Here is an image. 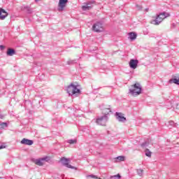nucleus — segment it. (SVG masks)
<instances>
[{
  "instance_id": "1",
  "label": "nucleus",
  "mask_w": 179,
  "mask_h": 179,
  "mask_svg": "<svg viewBox=\"0 0 179 179\" xmlns=\"http://www.w3.org/2000/svg\"><path fill=\"white\" fill-rule=\"evenodd\" d=\"M99 108L102 110L104 115L96 119V124H98V125L104 126L107 124V121H108V116L107 115L111 113V106L110 105L106 106L102 104L99 106Z\"/></svg>"
},
{
  "instance_id": "2",
  "label": "nucleus",
  "mask_w": 179,
  "mask_h": 179,
  "mask_svg": "<svg viewBox=\"0 0 179 179\" xmlns=\"http://www.w3.org/2000/svg\"><path fill=\"white\" fill-rule=\"evenodd\" d=\"M66 92L69 96H73V97H78L82 94L80 89H79V85H75L73 83L70 84L67 88Z\"/></svg>"
},
{
  "instance_id": "3",
  "label": "nucleus",
  "mask_w": 179,
  "mask_h": 179,
  "mask_svg": "<svg viewBox=\"0 0 179 179\" xmlns=\"http://www.w3.org/2000/svg\"><path fill=\"white\" fill-rule=\"evenodd\" d=\"M170 16V13L166 12H163L157 15L155 20L151 21L152 24H155V26H159L160 23L164 20V19L169 17Z\"/></svg>"
},
{
  "instance_id": "4",
  "label": "nucleus",
  "mask_w": 179,
  "mask_h": 179,
  "mask_svg": "<svg viewBox=\"0 0 179 179\" xmlns=\"http://www.w3.org/2000/svg\"><path fill=\"white\" fill-rule=\"evenodd\" d=\"M129 93L131 96H139L142 93V86H141V84L136 83L131 85L129 89Z\"/></svg>"
},
{
  "instance_id": "5",
  "label": "nucleus",
  "mask_w": 179,
  "mask_h": 179,
  "mask_svg": "<svg viewBox=\"0 0 179 179\" xmlns=\"http://www.w3.org/2000/svg\"><path fill=\"white\" fill-rule=\"evenodd\" d=\"M92 30H94V31H96V33H100L103 31V24L99 22L94 24V25L92 26Z\"/></svg>"
},
{
  "instance_id": "6",
  "label": "nucleus",
  "mask_w": 179,
  "mask_h": 179,
  "mask_svg": "<svg viewBox=\"0 0 179 179\" xmlns=\"http://www.w3.org/2000/svg\"><path fill=\"white\" fill-rule=\"evenodd\" d=\"M93 3H94V1H87V3H84L82 6L83 10H90L92 8H93Z\"/></svg>"
},
{
  "instance_id": "7",
  "label": "nucleus",
  "mask_w": 179,
  "mask_h": 179,
  "mask_svg": "<svg viewBox=\"0 0 179 179\" xmlns=\"http://www.w3.org/2000/svg\"><path fill=\"white\" fill-rule=\"evenodd\" d=\"M50 160V158L48 157H45L38 159H36L35 161V164L37 166H43L44 165V162H48Z\"/></svg>"
},
{
  "instance_id": "8",
  "label": "nucleus",
  "mask_w": 179,
  "mask_h": 179,
  "mask_svg": "<svg viewBox=\"0 0 179 179\" xmlns=\"http://www.w3.org/2000/svg\"><path fill=\"white\" fill-rule=\"evenodd\" d=\"M60 160H61L62 164H64V166H65L66 167H68V169H75L74 166L69 164V159H66L65 157H62Z\"/></svg>"
},
{
  "instance_id": "9",
  "label": "nucleus",
  "mask_w": 179,
  "mask_h": 179,
  "mask_svg": "<svg viewBox=\"0 0 179 179\" xmlns=\"http://www.w3.org/2000/svg\"><path fill=\"white\" fill-rule=\"evenodd\" d=\"M67 3L68 1H59L57 10H59V12H62V10L65 9V6H66Z\"/></svg>"
},
{
  "instance_id": "10",
  "label": "nucleus",
  "mask_w": 179,
  "mask_h": 179,
  "mask_svg": "<svg viewBox=\"0 0 179 179\" xmlns=\"http://www.w3.org/2000/svg\"><path fill=\"white\" fill-rule=\"evenodd\" d=\"M115 116L119 122H125L127 121V118L124 117V115L122 113H115Z\"/></svg>"
},
{
  "instance_id": "11",
  "label": "nucleus",
  "mask_w": 179,
  "mask_h": 179,
  "mask_svg": "<svg viewBox=\"0 0 179 179\" xmlns=\"http://www.w3.org/2000/svg\"><path fill=\"white\" fill-rule=\"evenodd\" d=\"M138 64H139V61H138V59H131L129 65L131 69H136V68H138Z\"/></svg>"
},
{
  "instance_id": "12",
  "label": "nucleus",
  "mask_w": 179,
  "mask_h": 179,
  "mask_svg": "<svg viewBox=\"0 0 179 179\" xmlns=\"http://www.w3.org/2000/svg\"><path fill=\"white\" fill-rule=\"evenodd\" d=\"M8 16V13L3 8H0V20H5Z\"/></svg>"
},
{
  "instance_id": "13",
  "label": "nucleus",
  "mask_w": 179,
  "mask_h": 179,
  "mask_svg": "<svg viewBox=\"0 0 179 179\" xmlns=\"http://www.w3.org/2000/svg\"><path fill=\"white\" fill-rule=\"evenodd\" d=\"M20 143L22 145H28L29 146H31V145H33L34 142L32 140H29L27 138H23Z\"/></svg>"
},
{
  "instance_id": "14",
  "label": "nucleus",
  "mask_w": 179,
  "mask_h": 179,
  "mask_svg": "<svg viewBox=\"0 0 179 179\" xmlns=\"http://www.w3.org/2000/svg\"><path fill=\"white\" fill-rule=\"evenodd\" d=\"M138 35L135 32H130L129 33V38L131 41H134V40H136V37Z\"/></svg>"
},
{
  "instance_id": "15",
  "label": "nucleus",
  "mask_w": 179,
  "mask_h": 179,
  "mask_svg": "<svg viewBox=\"0 0 179 179\" xmlns=\"http://www.w3.org/2000/svg\"><path fill=\"white\" fill-rule=\"evenodd\" d=\"M15 54H16L15 49L9 48L7 51V55H8V57H12V56L15 55Z\"/></svg>"
},
{
  "instance_id": "16",
  "label": "nucleus",
  "mask_w": 179,
  "mask_h": 179,
  "mask_svg": "<svg viewBox=\"0 0 179 179\" xmlns=\"http://www.w3.org/2000/svg\"><path fill=\"white\" fill-rule=\"evenodd\" d=\"M166 125V127H168V128H171V127H177V124L174 123L173 120L169 121V122H167Z\"/></svg>"
},
{
  "instance_id": "17",
  "label": "nucleus",
  "mask_w": 179,
  "mask_h": 179,
  "mask_svg": "<svg viewBox=\"0 0 179 179\" xmlns=\"http://www.w3.org/2000/svg\"><path fill=\"white\" fill-rule=\"evenodd\" d=\"M169 83H175V85H179V78L171 79L169 81Z\"/></svg>"
},
{
  "instance_id": "18",
  "label": "nucleus",
  "mask_w": 179,
  "mask_h": 179,
  "mask_svg": "<svg viewBox=\"0 0 179 179\" xmlns=\"http://www.w3.org/2000/svg\"><path fill=\"white\" fill-rule=\"evenodd\" d=\"M8 123L6 122H0V129H5V128H7Z\"/></svg>"
},
{
  "instance_id": "19",
  "label": "nucleus",
  "mask_w": 179,
  "mask_h": 179,
  "mask_svg": "<svg viewBox=\"0 0 179 179\" xmlns=\"http://www.w3.org/2000/svg\"><path fill=\"white\" fill-rule=\"evenodd\" d=\"M145 156H147L148 157H152V152H150V150H149V149H146L145 150Z\"/></svg>"
},
{
  "instance_id": "20",
  "label": "nucleus",
  "mask_w": 179,
  "mask_h": 179,
  "mask_svg": "<svg viewBox=\"0 0 179 179\" xmlns=\"http://www.w3.org/2000/svg\"><path fill=\"white\" fill-rule=\"evenodd\" d=\"M121 178V175L118 173L117 175L110 176V179H120Z\"/></svg>"
},
{
  "instance_id": "21",
  "label": "nucleus",
  "mask_w": 179,
  "mask_h": 179,
  "mask_svg": "<svg viewBox=\"0 0 179 179\" xmlns=\"http://www.w3.org/2000/svg\"><path fill=\"white\" fill-rule=\"evenodd\" d=\"M116 159H117V160H118V162H124V160H125V157L119 156Z\"/></svg>"
},
{
  "instance_id": "22",
  "label": "nucleus",
  "mask_w": 179,
  "mask_h": 179,
  "mask_svg": "<svg viewBox=\"0 0 179 179\" xmlns=\"http://www.w3.org/2000/svg\"><path fill=\"white\" fill-rule=\"evenodd\" d=\"M137 174L140 176V177H142L143 176V169H137Z\"/></svg>"
},
{
  "instance_id": "23",
  "label": "nucleus",
  "mask_w": 179,
  "mask_h": 179,
  "mask_svg": "<svg viewBox=\"0 0 179 179\" xmlns=\"http://www.w3.org/2000/svg\"><path fill=\"white\" fill-rule=\"evenodd\" d=\"M68 143H70V145H73V143H76V140L75 139H70L67 141Z\"/></svg>"
},
{
  "instance_id": "24",
  "label": "nucleus",
  "mask_w": 179,
  "mask_h": 179,
  "mask_svg": "<svg viewBox=\"0 0 179 179\" xmlns=\"http://www.w3.org/2000/svg\"><path fill=\"white\" fill-rule=\"evenodd\" d=\"M24 9L27 10L28 13H31L33 12V10H31V8H30L29 6H25Z\"/></svg>"
},
{
  "instance_id": "25",
  "label": "nucleus",
  "mask_w": 179,
  "mask_h": 179,
  "mask_svg": "<svg viewBox=\"0 0 179 179\" xmlns=\"http://www.w3.org/2000/svg\"><path fill=\"white\" fill-rule=\"evenodd\" d=\"M149 145V143L148 142H144L141 144V148H146Z\"/></svg>"
},
{
  "instance_id": "26",
  "label": "nucleus",
  "mask_w": 179,
  "mask_h": 179,
  "mask_svg": "<svg viewBox=\"0 0 179 179\" xmlns=\"http://www.w3.org/2000/svg\"><path fill=\"white\" fill-rule=\"evenodd\" d=\"M88 178H95V179H101V178H97L96 176L94 175H90L87 176Z\"/></svg>"
},
{
  "instance_id": "27",
  "label": "nucleus",
  "mask_w": 179,
  "mask_h": 179,
  "mask_svg": "<svg viewBox=\"0 0 179 179\" xmlns=\"http://www.w3.org/2000/svg\"><path fill=\"white\" fill-rule=\"evenodd\" d=\"M76 62V60H69V61H67L68 65H71L72 64H75Z\"/></svg>"
},
{
  "instance_id": "28",
  "label": "nucleus",
  "mask_w": 179,
  "mask_h": 179,
  "mask_svg": "<svg viewBox=\"0 0 179 179\" xmlns=\"http://www.w3.org/2000/svg\"><path fill=\"white\" fill-rule=\"evenodd\" d=\"M136 6L138 10H141V9H142V6L136 5Z\"/></svg>"
},
{
  "instance_id": "29",
  "label": "nucleus",
  "mask_w": 179,
  "mask_h": 179,
  "mask_svg": "<svg viewBox=\"0 0 179 179\" xmlns=\"http://www.w3.org/2000/svg\"><path fill=\"white\" fill-rule=\"evenodd\" d=\"M0 118H1V120H3V118H5V115H0Z\"/></svg>"
},
{
  "instance_id": "30",
  "label": "nucleus",
  "mask_w": 179,
  "mask_h": 179,
  "mask_svg": "<svg viewBox=\"0 0 179 179\" xmlns=\"http://www.w3.org/2000/svg\"><path fill=\"white\" fill-rule=\"evenodd\" d=\"M3 148H5V146H3V145H2L1 143H0V150H1V149H3Z\"/></svg>"
},
{
  "instance_id": "31",
  "label": "nucleus",
  "mask_w": 179,
  "mask_h": 179,
  "mask_svg": "<svg viewBox=\"0 0 179 179\" xmlns=\"http://www.w3.org/2000/svg\"><path fill=\"white\" fill-rule=\"evenodd\" d=\"M5 48V46L1 45H0V50H3Z\"/></svg>"
},
{
  "instance_id": "32",
  "label": "nucleus",
  "mask_w": 179,
  "mask_h": 179,
  "mask_svg": "<svg viewBox=\"0 0 179 179\" xmlns=\"http://www.w3.org/2000/svg\"><path fill=\"white\" fill-rule=\"evenodd\" d=\"M145 10L148 12V10H149V8L145 9Z\"/></svg>"
},
{
  "instance_id": "33",
  "label": "nucleus",
  "mask_w": 179,
  "mask_h": 179,
  "mask_svg": "<svg viewBox=\"0 0 179 179\" xmlns=\"http://www.w3.org/2000/svg\"><path fill=\"white\" fill-rule=\"evenodd\" d=\"M59 1H68V0H59Z\"/></svg>"
}]
</instances>
